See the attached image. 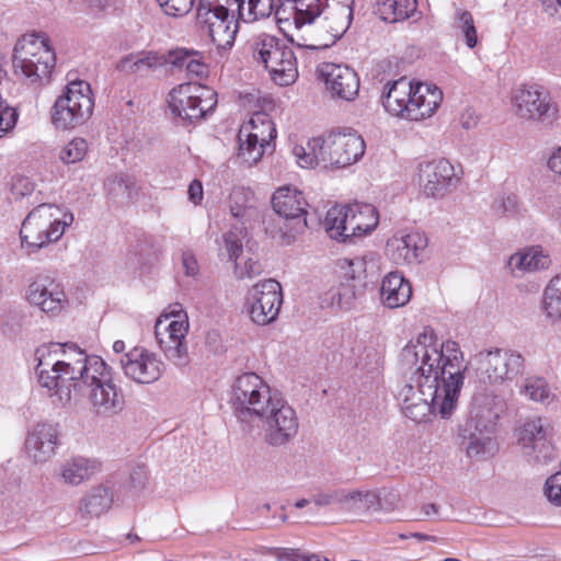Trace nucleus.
Wrapping results in <instances>:
<instances>
[{"label": "nucleus", "mask_w": 561, "mask_h": 561, "mask_svg": "<svg viewBox=\"0 0 561 561\" xmlns=\"http://www.w3.org/2000/svg\"><path fill=\"white\" fill-rule=\"evenodd\" d=\"M234 264V275L239 279L253 278L262 273V266L257 260L247 259L243 263L238 261Z\"/></svg>", "instance_id": "nucleus-52"}, {"label": "nucleus", "mask_w": 561, "mask_h": 561, "mask_svg": "<svg viewBox=\"0 0 561 561\" xmlns=\"http://www.w3.org/2000/svg\"><path fill=\"white\" fill-rule=\"evenodd\" d=\"M493 447V442L489 436H470V442L467 446V455L469 457H477L490 451Z\"/></svg>", "instance_id": "nucleus-54"}, {"label": "nucleus", "mask_w": 561, "mask_h": 561, "mask_svg": "<svg viewBox=\"0 0 561 561\" xmlns=\"http://www.w3.org/2000/svg\"><path fill=\"white\" fill-rule=\"evenodd\" d=\"M402 357L415 366L398 393L402 413L416 423L428 421L433 414L450 417L467 369L458 343H440L432 330H425L403 348Z\"/></svg>", "instance_id": "nucleus-1"}, {"label": "nucleus", "mask_w": 561, "mask_h": 561, "mask_svg": "<svg viewBox=\"0 0 561 561\" xmlns=\"http://www.w3.org/2000/svg\"><path fill=\"white\" fill-rule=\"evenodd\" d=\"M547 168L558 181H561V146L549 156Z\"/></svg>", "instance_id": "nucleus-62"}, {"label": "nucleus", "mask_w": 561, "mask_h": 561, "mask_svg": "<svg viewBox=\"0 0 561 561\" xmlns=\"http://www.w3.org/2000/svg\"><path fill=\"white\" fill-rule=\"evenodd\" d=\"M182 267L186 276L195 277L199 272L195 256L188 251L182 253Z\"/></svg>", "instance_id": "nucleus-63"}, {"label": "nucleus", "mask_w": 561, "mask_h": 561, "mask_svg": "<svg viewBox=\"0 0 561 561\" xmlns=\"http://www.w3.org/2000/svg\"><path fill=\"white\" fill-rule=\"evenodd\" d=\"M473 365L481 383L502 385L522 373L524 358L512 350L493 348L476 354Z\"/></svg>", "instance_id": "nucleus-13"}, {"label": "nucleus", "mask_w": 561, "mask_h": 561, "mask_svg": "<svg viewBox=\"0 0 561 561\" xmlns=\"http://www.w3.org/2000/svg\"><path fill=\"white\" fill-rule=\"evenodd\" d=\"M520 393L529 400L542 404H550L556 399L549 383L542 378L526 379L520 388Z\"/></svg>", "instance_id": "nucleus-46"}, {"label": "nucleus", "mask_w": 561, "mask_h": 561, "mask_svg": "<svg viewBox=\"0 0 561 561\" xmlns=\"http://www.w3.org/2000/svg\"><path fill=\"white\" fill-rule=\"evenodd\" d=\"M443 101V92L438 87L427 82H413L409 121H422L431 117Z\"/></svg>", "instance_id": "nucleus-27"}, {"label": "nucleus", "mask_w": 561, "mask_h": 561, "mask_svg": "<svg viewBox=\"0 0 561 561\" xmlns=\"http://www.w3.org/2000/svg\"><path fill=\"white\" fill-rule=\"evenodd\" d=\"M252 59L263 66L271 79L280 87L294 83L298 77L297 61L290 47L278 37L260 33L248 42Z\"/></svg>", "instance_id": "nucleus-7"}, {"label": "nucleus", "mask_w": 561, "mask_h": 561, "mask_svg": "<svg viewBox=\"0 0 561 561\" xmlns=\"http://www.w3.org/2000/svg\"><path fill=\"white\" fill-rule=\"evenodd\" d=\"M35 188L34 183L27 178H18L12 184V193L16 197H24Z\"/></svg>", "instance_id": "nucleus-58"}, {"label": "nucleus", "mask_w": 561, "mask_h": 561, "mask_svg": "<svg viewBox=\"0 0 561 561\" xmlns=\"http://www.w3.org/2000/svg\"><path fill=\"white\" fill-rule=\"evenodd\" d=\"M99 471L98 460L78 456L67 459L59 466L57 478L64 484L78 486L89 481Z\"/></svg>", "instance_id": "nucleus-33"}, {"label": "nucleus", "mask_w": 561, "mask_h": 561, "mask_svg": "<svg viewBox=\"0 0 561 561\" xmlns=\"http://www.w3.org/2000/svg\"><path fill=\"white\" fill-rule=\"evenodd\" d=\"M164 57L153 51L141 53L137 56H128L119 64V68L124 71L138 72L151 68L162 66Z\"/></svg>", "instance_id": "nucleus-47"}, {"label": "nucleus", "mask_w": 561, "mask_h": 561, "mask_svg": "<svg viewBox=\"0 0 561 561\" xmlns=\"http://www.w3.org/2000/svg\"><path fill=\"white\" fill-rule=\"evenodd\" d=\"M58 445V430L51 424H37L28 433L25 440L27 455L35 462H46L49 460Z\"/></svg>", "instance_id": "nucleus-28"}, {"label": "nucleus", "mask_w": 561, "mask_h": 561, "mask_svg": "<svg viewBox=\"0 0 561 561\" xmlns=\"http://www.w3.org/2000/svg\"><path fill=\"white\" fill-rule=\"evenodd\" d=\"M238 142V158L249 167L256 164L262 159L265 147L267 146L262 141H254L253 139L243 137L240 129Z\"/></svg>", "instance_id": "nucleus-48"}, {"label": "nucleus", "mask_w": 561, "mask_h": 561, "mask_svg": "<svg viewBox=\"0 0 561 561\" xmlns=\"http://www.w3.org/2000/svg\"><path fill=\"white\" fill-rule=\"evenodd\" d=\"M252 59L263 66L271 79L280 87L294 83L298 77L297 61L290 47L278 37L260 33L248 42Z\"/></svg>", "instance_id": "nucleus-10"}, {"label": "nucleus", "mask_w": 561, "mask_h": 561, "mask_svg": "<svg viewBox=\"0 0 561 561\" xmlns=\"http://www.w3.org/2000/svg\"><path fill=\"white\" fill-rule=\"evenodd\" d=\"M72 222L73 215L66 208L56 204H41L22 222V245L36 251L57 242Z\"/></svg>", "instance_id": "nucleus-5"}, {"label": "nucleus", "mask_w": 561, "mask_h": 561, "mask_svg": "<svg viewBox=\"0 0 561 561\" xmlns=\"http://www.w3.org/2000/svg\"><path fill=\"white\" fill-rule=\"evenodd\" d=\"M197 19L207 27L208 35L218 49H227L233 45L238 22L225 5L216 4L214 9L207 10L197 9Z\"/></svg>", "instance_id": "nucleus-25"}, {"label": "nucleus", "mask_w": 561, "mask_h": 561, "mask_svg": "<svg viewBox=\"0 0 561 561\" xmlns=\"http://www.w3.org/2000/svg\"><path fill=\"white\" fill-rule=\"evenodd\" d=\"M252 59L263 66L271 79L280 87L294 83L298 77L297 61L290 47L278 37L260 33L248 42Z\"/></svg>", "instance_id": "nucleus-9"}, {"label": "nucleus", "mask_w": 561, "mask_h": 561, "mask_svg": "<svg viewBox=\"0 0 561 561\" xmlns=\"http://www.w3.org/2000/svg\"><path fill=\"white\" fill-rule=\"evenodd\" d=\"M243 229L234 227L227 231L222 236V242L219 248V255L227 256V259L232 263L237 262L243 251Z\"/></svg>", "instance_id": "nucleus-49"}, {"label": "nucleus", "mask_w": 561, "mask_h": 561, "mask_svg": "<svg viewBox=\"0 0 561 561\" xmlns=\"http://www.w3.org/2000/svg\"><path fill=\"white\" fill-rule=\"evenodd\" d=\"M88 150V141L82 137H75L59 149L58 158L64 164H73L82 161Z\"/></svg>", "instance_id": "nucleus-50"}, {"label": "nucleus", "mask_w": 561, "mask_h": 561, "mask_svg": "<svg viewBox=\"0 0 561 561\" xmlns=\"http://www.w3.org/2000/svg\"><path fill=\"white\" fill-rule=\"evenodd\" d=\"M230 213L234 218L241 220L243 225L250 224L259 216L253 198L249 197L242 190H234L231 193Z\"/></svg>", "instance_id": "nucleus-43"}, {"label": "nucleus", "mask_w": 561, "mask_h": 561, "mask_svg": "<svg viewBox=\"0 0 561 561\" xmlns=\"http://www.w3.org/2000/svg\"><path fill=\"white\" fill-rule=\"evenodd\" d=\"M355 301V291L350 285L342 284L332 296V304L339 309L348 310Z\"/></svg>", "instance_id": "nucleus-53"}, {"label": "nucleus", "mask_w": 561, "mask_h": 561, "mask_svg": "<svg viewBox=\"0 0 561 561\" xmlns=\"http://www.w3.org/2000/svg\"><path fill=\"white\" fill-rule=\"evenodd\" d=\"M504 409L502 399L486 391L477 392L472 398L470 415L480 432H490Z\"/></svg>", "instance_id": "nucleus-29"}, {"label": "nucleus", "mask_w": 561, "mask_h": 561, "mask_svg": "<svg viewBox=\"0 0 561 561\" xmlns=\"http://www.w3.org/2000/svg\"><path fill=\"white\" fill-rule=\"evenodd\" d=\"M496 210H502L507 214H516L520 208V201L515 194H503L493 204Z\"/></svg>", "instance_id": "nucleus-56"}, {"label": "nucleus", "mask_w": 561, "mask_h": 561, "mask_svg": "<svg viewBox=\"0 0 561 561\" xmlns=\"http://www.w3.org/2000/svg\"><path fill=\"white\" fill-rule=\"evenodd\" d=\"M346 207L351 239L366 236L375 230L379 222V215L375 206L356 203Z\"/></svg>", "instance_id": "nucleus-35"}, {"label": "nucleus", "mask_w": 561, "mask_h": 561, "mask_svg": "<svg viewBox=\"0 0 561 561\" xmlns=\"http://www.w3.org/2000/svg\"><path fill=\"white\" fill-rule=\"evenodd\" d=\"M324 169H343L355 164L365 153V141L350 128L332 130L323 135Z\"/></svg>", "instance_id": "nucleus-16"}, {"label": "nucleus", "mask_w": 561, "mask_h": 561, "mask_svg": "<svg viewBox=\"0 0 561 561\" xmlns=\"http://www.w3.org/2000/svg\"><path fill=\"white\" fill-rule=\"evenodd\" d=\"M314 503L318 506H329L333 504L340 505L341 501V489L332 490L327 493L318 494L314 496Z\"/></svg>", "instance_id": "nucleus-60"}, {"label": "nucleus", "mask_w": 561, "mask_h": 561, "mask_svg": "<svg viewBox=\"0 0 561 561\" xmlns=\"http://www.w3.org/2000/svg\"><path fill=\"white\" fill-rule=\"evenodd\" d=\"M35 359L41 386L55 390L61 401L84 398L91 410L102 416L123 410L124 398L101 357L89 356L72 343H50L36 348Z\"/></svg>", "instance_id": "nucleus-2"}, {"label": "nucleus", "mask_w": 561, "mask_h": 561, "mask_svg": "<svg viewBox=\"0 0 561 561\" xmlns=\"http://www.w3.org/2000/svg\"><path fill=\"white\" fill-rule=\"evenodd\" d=\"M187 195H188V199L194 205H199L204 197V190H203L202 182L198 180H193L191 182V184L188 185Z\"/></svg>", "instance_id": "nucleus-64"}, {"label": "nucleus", "mask_w": 561, "mask_h": 561, "mask_svg": "<svg viewBox=\"0 0 561 561\" xmlns=\"http://www.w3.org/2000/svg\"><path fill=\"white\" fill-rule=\"evenodd\" d=\"M415 180L425 197L442 198L456 188L460 175L450 161L442 158L419 163Z\"/></svg>", "instance_id": "nucleus-19"}, {"label": "nucleus", "mask_w": 561, "mask_h": 561, "mask_svg": "<svg viewBox=\"0 0 561 561\" xmlns=\"http://www.w3.org/2000/svg\"><path fill=\"white\" fill-rule=\"evenodd\" d=\"M549 254L539 245L523 248L508 259V267L515 275H525L549 268Z\"/></svg>", "instance_id": "nucleus-32"}, {"label": "nucleus", "mask_w": 561, "mask_h": 561, "mask_svg": "<svg viewBox=\"0 0 561 561\" xmlns=\"http://www.w3.org/2000/svg\"><path fill=\"white\" fill-rule=\"evenodd\" d=\"M451 26L455 34L462 36L468 48L472 49L478 45V33L474 20L469 11L457 8Z\"/></svg>", "instance_id": "nucleus-44"}, {"label": "nucleus", "mask_w": 561, "mask_h": 561, "mask_svg": "<svg viewBox=\"0 0 561 561\" xmlns=\"http://www.w3.org/2000/svg\"><path fill=\"white\" fill-rule=\"evenodd\" d=\"M511 103L514 114L527 122H546L558 113L549 93L537 85L523 84L515 88Z\"/></svg>", "instance_id": "nucleus-20"}, {"label": "nucleus", "mask_w": 561, "mask_h": 561, "mask_svg": "<svg viewBox=\"0 0 561 561\" xmlns=\"http://www.w3.org/2000/svg\"><path fill=\"white\" fill-rule=\"evenodd\" d=\"M378 503V495L369 490L341 489L340 506L347 511H367Z\"/></svg>", "instance_id": "nucleus-42"}, {"label": "nucleus", "mask_w": 561, "mask_h": 561, "mask_svg": "<svg viewBox=\"0 0 561 561\" xmlns=\"http://www.w3.org/2000/svg\"><path fill=\"white\" fill-rule=\"evenodd\" d=\"M540 310L549 322H561V273L553 275L543 287Z\"/></svg>", "instance_id": "nucleus-37"}, {"label": "nucleus", "mask_w": 561, "mask_h": 561, "mask_svg": "<svg viewBox=\"0 0 561 561\" xmlns=\"http://www.w3.org/2000/svg\"><path fill=\"white\" fill-rule=\"evenodd\" d=\"M318 71L332 98L348 102L355 100L359 91V78L354 69L347 65L324 62Z\"/></svg>", "instance_id": "nucleus-26"}, {"label": "nucleus", "mask_w": 561, "mask_h": 561, "mask_svg": "<svg viewBox=\"0 0 561 561\" xmlns=\"http://www.w3.org/2000/svg\"><path fill=\"white\" fill-rule=\"evenodd\" d=\"M93 108L94 99L90 84L83 80L70 81L53 104L51 125L57 130H72L89 121Z\"/></svg>", "instance_id": "nucleus-11"}, {"label": "nucleus", "mask_w": 561, "mask_h": 561, "mask_svg": "<svg viewBox=\"0 0 561 561\" xmlns=\"http://www.w3.org/2000/svg\"><path fill=\"white\" fill-rule=\"evenodd\" d=\"M184 321H188L187 312L184 310L183 306L181 304H173L168 307V309L162 312L157 319H163L164 317L168 318V321L172 320H182V317Z\"/></svg>", "instance_id": "nucleus-61"}, {"label": "nucleus", "mask_w": 561, "mask_h": 561, "mask_svg": "<svg viewBox=\"0 0 561 561\" xmlns=\"http://www.w3.org/2000/svg\"><path fill=\"white\" fill-rule=\"evenodd\" d=\"M205 64L202 60V55L195 50L192 59L187 61L186 73L190 76L201 77L205 73Z\"/></svg>", "instance_id": "nucleus-59"}, {"label": "nucleus", "mask_w": 561, "mask_h": 561, "mask_svg": "<svg viewBox=\"0 0 561 561\" xmlns=\"http://www.w3.org/2000/svg\"><path fill=\"white\" fill-rule=\"evenodd\" d=\"M190 331V321L157 319L154 323V339L165 359L176 368L183 369L190 365L191 357L186 336Z\"/></svg>", "instance_id": "nucleus-18"}, {"label": "nucleus", "mask_w": 561, "mask_h": 561, "mask_svg": "<svg viewBox=\"0 0 561 561\" xmlns=\"http://www.w3.org/2000/svg\"><path fill=\"white\" fill-rule=\"evenodd\" d=\"M255 420L262 422V437L268 446H285L298 434L297 413L280 394Z\"/></svg>", "instance_id": "nucleus-15"}, {"label": "nucleus", "mask_w": 561, "mask_h": 561, "mask_svg": "<svg viewBox=\"0 0 561 561\" xmlns=\"http://www.w3.org/2000/svg\"><path fill=\"white\" fill-rule=\"evenodd\" d=\"M296 162L304 169L323 168L324 141L323 136L313 137L305 145H296L293 149Z\"/></svg>", "instance_id": "nucleus-40"}, {"label": "nucleus", "mask_w": 561, "mask_h": 561, "mask_svg": "<svg viewBox=\"0 0 561 561\" xmlns=\"http://www.w3.org/2000/svg\"><path fill=\"white\" fill-rule=\"evenodd\" d=\"M159 5L167 15L170 16H183L187 14L193 5L195 0H157Z\"/></svg>", "instance_id": "nucleus-51"}, {"label": "nucleus", "mask_w": 561, "mask_h": 561, "mask_svg": "<svg viewBox=\"0 0 561 561\" xmlns=\"http://www.w3.org/2000/svg\"><path fill=\"white\" fill-rule=\"evenodd\" d=\"M252 59L263 66L271 79L280 87L294 83L298 77L297 61L290 47L278 37L260 33L248 42Z\"/></svg>", "instance_id": "nucleus-8"}, {"label": "nucleus", "mask_w": 561, "mask_h": 561, "mask_svg": "<svg viewBox=\"0 0 561 561\" xmlns=\"http://www.w3.org/2000/svg\"><path fill=\"white\" fill-rule=\"evenodd\" d=\"M168 104L174 115L193 122L215 110L217 93L210 87L199 83H182L170 91Z\"/></svg>", "instance_id": "nucleus-14"}, {"label": "nucleus", "mask_w": 561, "mask_h": 561, "mask_svg": "<svg viewBox=\"0 0 561 561\" xmlns=\"http://www.w3.org/2000/svg\"><path fill=\"white\" fill-rule=\"evenodd\" d=\"M427 238L417 230L400 229L388 238L385 255L397 266H411L423 261Z\"/></svg>", "instance_id": "nucleus-23"}, {"label": "nucleus", "mask_w": 561, "mask_h": 561, "mask_svg": "<svg viewBox=\"0 0 561 561\" xmlns=\"http://www.w3.org/2000/svg\"><path fill=\"white\" fill-rule=\"evenodd\" d=\"M252 59L263 66L271 79L280 87L294 83L298 77L297 61L290 47L278 37L260 33L248 42Z\"/></svg>", "instance_id": "nucleus-6"}, {"label": "nucleus", "mask_w": 561, "mask_h": 561, "mask_svg": "<svg viewBox=\"0 0 561 561\" xmlns=\"http://www.w3.org/2000/svg\"><path fill=\"white\" fill-rule=\"evenodd\" d=\"M55 64L56 55L46 34H26L16 42L12 56L14 75L27 83L47 81Z\"/></svg>", "instance_id": "nucleus-4"}, {"label": "nucleus", "mask_w": 561, "mask_h": 561, "mask_svg": "<svg viewBox=\"0 0 561 561\" xmlns=\"http://www.w3.org/2000/svg\"><path fill=\"white\" fill-rule=\"evenodd\" d=\"M119 367L127 379L138 385H151L158 381L165 369L161 357L141 345L129 348L119 360Z\"/></svg>", "instance_id": "nucleus-22"}, {"label": "nucleus", "mask_w": 561, "mask_h": 561, "mask_svg": "<svg viewBox=\"0 0 561 561\" xmlns=\"http://www.w3.org/2000/svg\"><path fill=\"white\" fill-rule=\"evenodd\" d=\"M272 206L276 214L286 219H299L306 214L307 202L294 186L278 187L272 196Z\"/></svg>", "instance_id": "nucleus-34"}, {"label": "nucleus", "mask_w": 561, "mask_h": 561, "mask_svg": "<svg viewBox=\"0 0 561 561\" xmlns=\"http://www.w3.org/2000/svg\"><path fill=\"white\" fill-rule=\"evenodd\" d=\"M25 301L48 316H58L69 306V297L61 282L45 275L33 278L25 288Z\"/></svg>", "instance_id": "nucleus-21"}, {"label": "nucleus", "mask_w": 561, "mask_h": 561, "mask_svg": "<svg viewBox=\"0 0 561 561\" xmlns=\"http://www.w3.org/2000/svg\"><path fill=\"white\" fill-rule=\"evenodd\" d=\"M412 93V81L400 78L385 84L381 103L387 113L392 116L408 119Z\"/></svg>", "instance_id": "nucleus-30"}, {"label": "nucleus", "mask_w": 561, "mask_h": 561, "mask_svg": "<svg viewBox=\"0 0 561 561\" xmlns=\"http://www.w3.org/2000/svg\"><path fill=\"white\" fill-rule=\"evenodd\" d=\"M240 130L243 137L266 145L276 137L274 123L267 114L261 112L254 113L247 123L241 125Z\"/></svg>", "instance_id": "nucleus-39"}, {"label": "nucleus", "mask_w": 561, "mask_h": 561, "mask_svg": "<svg viewBox=\"0 0 561 561\" xmlns=\"http://www.w3.org/2000/svg\"><path fill=\"white\" fill-rule=\"evenodd\" d=\"M282 305V286L272 278L255 283L245 295V311L250 319L259 325L274 322L279 314Z\"/></svg>", "instance_id": "nucleus-17"}, {"label": "nucleus", "mask_w": 561, "mask_h": 561, "mask_svg": "<svg viewBox=\"0 0 561 561\" xmlns=\"http://www.w3.org/2000/svg\"><path fill=\"white\" fill-rule=\"evenodd\" d=\"M112 503L113 494L111 490L103 485H98L82 496L79 513L83 518L99 517L111 508Z\"/></svg>", "instance_id": "nucleus-36"}, {"label": "nucleus", "mask_w": 561, "mask_h": 561, "mask_svg": "<svg viewBox=\"0 0 561 561\" xmlns=\"http://www.w3.org/2000/svg\"><path fill=\"white\" fill-rule=\"evenodd\" d=\"M238 13L244 22L267 18L274 11V0H234Z\"/></svg>", "instance_id": "nucleus-45"}, {"label": "nucleus", "mask_w": 561, "mask_h": 561, "mask_svg": "<svg viewBox=\"0 0 561 561\" xmlns=\"http://www.w3.org/2000/svg\"><path fill=\"white\" fill-rule=\"evenodd\" d=\"M379 296L381 304L390 309L405 306L412 297V285L400 272H389L383 276Z\"/></svg>", "instance_id": "nucleus-31"}, {"label": "nucleus", "mask_w": 561, "mask_h": 561, "mask_svg": "<svg viewBox=\"0 0 561 561\" xmlns=\"http://www.w3.org/2000/svg\"><path fill=\"white\" fill-rule=\"evenodd\" d=\"M291 43L309 49L331 47L348 30L354 0H290Z\"/></svg>", "instance_id": "nucleus-3"}, {"label": "nucleus", "mask_w": 561, "mask_h": 561, "mask_svg": "<svg viewBox=\"0 0 561 561\" xmlns=\"http://www.w3.org/2000/svg\"><path fill=\"white\" fill-rule=\"evenodd\" d=\"M517 444L523 454L536 462L553 458V447L548 439V427L540 416L524 420L515 430Z\"/></svg>", "instance_id": "nucleus-24"}, {"label": "nucleus", "mask_w": 561, "mask_h": 561, "mask_svg": "<svg viewBox=\"0 0 561 561\" xmlns=\"http://www.w3.org/2000/svg\"><path fill=\"white\" fill-rule=\"evenodd\" d=\"M194 49L175 48L168 53L164 57V62L174 66L179 69H186L187 61L192 59Z\"/></svg>", "instance_id": "nucleus-55"}, {"label": "nucleus", "mask_w": 561, "mask_h": 561, "mask_svg": "<svg viewBox=\"0 0 561 561\" xmlns=\"http://www.w3.org/2000/svg\"><path fill=\"white\" fill-rule=\"evenodd\" d=\"M416 0H376V14L385 22L404 21L416 11Z\"/></svg>", "instance_id": "nucleus-38"}, {"label": "nucleus", "mask_w": 561, "mask_h": 561, "mask_svg": "<svg viewBox=\"0 0 561 561\" xmlns=\"http://www.w3.org/2000/svg\"><path fill=\"white\" fill-rule=\"evenodd\" d=\"M323 226L329 237L340 242L351 240L348 233V214L346 206L331 207L324 217Z\"/></svg>", "instance_id": "nucleus-41"}, {"label": "nucleus", "mask_w": 561, "mask_h": 561, "mask_svg": "<svg viewBox=\"0 0 561 561\" xmlns=\"http://www.w3.org/2000/svg\"><path fill=\"white\" fill-rule=\"evenodd\" d=\"M278 392L255 373L238 376L231 387L230 401L241 422H251L278 397Z\"/></svg>", "instance_id": "nucleus-12"}, {"label": "nucleus", "mask_w": 561, "mask_h": 561, "mask_svg": "<svg viewBox=\"0 0 561 561\" xmlns=\"http://www.w3.org/2000/svg\"><path fill=\"white\" fill-rule=\"evenodd\" d=\"M341 266L342 268H350L347 274L351 278H359L362 272H364L365 260L363 257L343 259Z\"/></svg>", "instance_id": "nucleus-57"}]
</instances>
